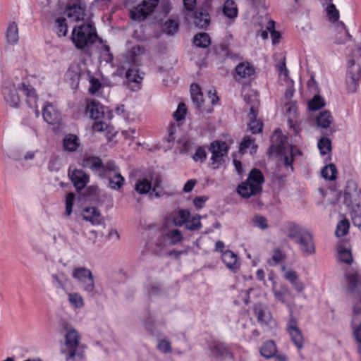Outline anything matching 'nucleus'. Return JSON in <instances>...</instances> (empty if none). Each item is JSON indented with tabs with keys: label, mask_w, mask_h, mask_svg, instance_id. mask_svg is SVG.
<instances>
[{
	"label": "nucleus",
	"mask_w": 361,
	"mask_h": 361,
	"mask_svg": "<svg viewBox=\"0 0 361 361\" xmlns=\"http://www.w3.org/2000/svg\"><path fill=\"white\" fill-rule=\"evenodd\" d=\"M18 90L23 92L26 96V102L30 108L37 107V95L36 90L30 85H27L24 80L20 82H4L2 85L1 94L11 107L17 108L20 103Z\"/></svg>",
	"instance_id": "nucleus-1"
},
{
	"label": "nucleus",
	"mask_w": 361,
	"mask_h": 361,
	"mask_svg": "<svg viewBox=\"0 0 361 361\" xmlns=\"http://www.w3.org/2000/svg\"><path fill=\"white\" fill-rule=\"evenodd\" d=\"M66 13L68 18H73L75 22L82 20L87 15L86 5L79 0L73 3H68L66 7Z\"/></svg>",
	"instance_id": "nucleus-11"
},
{
	"label": "nucleus",
	"mask_w": 361,
	"mask_h": 361,
	"mask_svg": "<svg viewBox=\"0 0 361 361\" xmlns=\"http://www.w3.org/2000/svg\"><path fill=\"white\" fill-rule=\"evenodd\" d=\"M274 28H275L274 21L270 20L269 22V25L267 27V29L271 32V37L272 39V43L274 44H276L279 42V39L281 37V35L279 31L275 30Z\"/></svg>",
	"instance_id": "nucleus-58"
},
{
	"label": "nucleus",
	"mask_w": 361,
	"mask_h": 361,
	"mask_svg": "<svg viewBox=\"0 0 361 361\" xmlns=\"http://www.w3.org/2000/svg\"><path fill=\"white\" fill-rule=\"evenodd\" d=\"M92 129L96 132H106V136L109 141H111L117 134L113 126L107 124L103 121H95L92 125Z\"/></svg>",
	"instance_id": "nucleus-22"
},
{
	"label": "nucleus",
	"mask_w": 361,
	"mask_h": 361,
	"mask_svg": "<svg viewBox=\"0 0 361 361\" xmlns=\"http://www.w3.org/2000/svg\"><path fill=\"white\" fill-rule=\"evenodd\" d=\"M125 178L120 173H116L113 177L109 178V183L107 186L114 190L119 191L123 186Z\"/></svg>",
	"instance_id": "nucleus-40"
},
{
	"label": "nucleus",
	"mask_w": 361,
	"mask_h": 361,
	"mask_svg": "<svg viewBox=\"0 0 361 361\" xmlns=\"http://www.w3.org/2000/svg\"><path fill=\"white\" fill-rule=\"evenodd\" d=\"M157 348L159 351L165 354L172 352L171 342L167 339H159Z\"/></svg>",
	"instance_id": "nucleus-57"
},
{
	"label": "nucleus",
	"mask_w": 361,
	"mask_h": 361,
	"mask_svg": "<svg viewBox=\"0 0 361 361\" xmlns=\"http://www.w3.org/2000/svg\"><path fill=\"white\" fill-rule=\"evenodd\" d=\"M212 0H204L200 2L197 8L193 11L194 24L200 29H206L211 21L210 12L212 11Z\"/></svg>",
	"instance_id": "nucleus-6"
},
{
	"label": "nucleus",
	"mask_w": 361,
	"mask_h": 361,
	"mask_svg": "<svg viewBox=\"0 0 361 361\" xmlns=\"http://www.w3.org/2000/svg\"><path fill=\"white\" fill-rule=\"evenodd\" d=\"M346 291L350 294H359L361 292V273L353 269L346 270Z\"/></svg>",
	"instance_id": "nucleus-9"
},
{
	"label": "nucleus",
	"mask_w": 361,
	"mask_h": 361,
	"mask_svg": "<svg viewBox=\"0 0 361 361\" xmlns=\"http://www.w3.org/2000/svg\"><path fill=\"white\" fill-rule=\"evenodd\" d=\"M265 178L261 170L252 169L245 181L242 182L237 188L238 193L243 198H250L262 192V184Z\"/></svg>",
	"instance_id": "nucleus-3"
},
{
	"label": "nucleus",
	"mask_w": 361,
	"mask_h": 361,
	"mask_svg": "<svg viewBox=\"0 0 361 361\" xmlns=\"http://www.w3.org/2000/svg\"><path fill=\"white\" fill-rule=\"evenodd\" d=\"M253 312L259 324H269L271 319V314L270 312L266 310V308L262 303H255L253 306Z\"/></svg>",
	"instance_id": "nucleus-21"
},
{
	"label": "nucleus",
	"mask_w": 361,
	"mask_h": 361,
	"mask_svg": "<svg viewBox=\"0 0 361 361\" xmlns=\"http://www.w3.org/2000/svg\"><path fill=\"white\" fill-rule=\"evenodd\" d=\"M42 116L44 120L49 125L56 124L60 119V114L51 104L48 103L43 107Z\"/></svg>",
	"instance_id": "nucleus-19"
},
{
	"label": "nucleus",
	"mask_w": 361,
	"mask_h": 361,
	"mask_svg": "<svg viewBox=\"0 0 361 361\" xmlns=\"http://www.w3.org/2000/svg\"><path fill=\"white\" fill-rule=\"evenodd\" d=\"M277 353V347L273 340L265 341L260 348V354L266 358L273 357Z\"/></svg>",
	"instance_id": "nucleus-29"
},
{
	"label": "nucleus",
	"mask_w": 361,
	"mask_h": 361,
	"mask_svg": "<svg viewBox=\"0 0 361 361\" xmlns=\"http://www.w3.org/2000/svg\"><path fill=\"white\" fill-rule=\"evenodd\" d=\"M191 97L192 102L196 105V107L200 109L202 107V104L204 102L203 94L201 92L199 86L196 84L191 85Z\"/></svg>",
	"instance_id": "nucleus-42"
},
{
	"label": "nucleus",
	"mask_w": 361,
	"mask_h": 361,
	"mask_svg": "<svg viewBox=\"0 0 361 361\" xmlns=\"http://www.w3.org/2000/svg\"><path fill=\"white\" fill-rule=\"evenodd\" d=\"M317 147L322 155L328 154L332 150L331 140L326 137H322L318 140Z\"/></svg>",
	"instance_id": "nucleus-44"
},
{
	"label": "nucleus",
	"mask_w": 361,
	"mask_h": 361,
	"mask_svg": "<svg viewBox=\"0 0 361 361\" xmlns=\"http://www.w3.org/2000/svg\"><path fill=\"white\" fill-rule=\"evenodd\" d=\"M147 4L146 1H142L139 5H137L135 8L130 11V18L133 20H137L139 22L144 21L149 16L147 12L145 7Z\"/></svg>",
	"instance_id": "nucleus-28"
},
{
	"label": "nucleus",
	"mask_w": 361,
	"mask_h": 361,
	"mask_svg": "<svg viewBox=\"0 0 361 361\" xmlns=\"http://www.w3.org/2000/svg\"><path fill=\"white\" fill-rule=\"evenodd\" d=\"M325 105L326 102L324 97L319 94H314L307 104L308 109L311 111H318Z\"/></svg>",
	"instance_id": "nucleus-39"
},
{
	"label": "nucleus",
	"mask_w": 361,
	"mask_h": 361,
	"mask_svg": "<svg viewBox=\"0 0 361 361\" xmlns=\"http://www.w3.org/2000/svg\"><path fill=\"white\" fill-rule=\"evenodd\" d=\"M326 14L329 20L332 23L338 22L339 20V11L336 8V6L330 3L326 8Z\"/></svg>",
	"instance_id": "nucleus-53"
},
{
	"label": "nucleus",
	"mask_w": 361,
	"mask_h": 361,
	"mask_svg": "<svg viewBox=\"0 0 361 361\" xmlns=\"http://www.w3.org/2000/svg\"><path fill=\"white\" fill-rule=\"evenodd\" d=\"M191 214L189 210L185 209H180L176 213L171 215V221L174 226H182L185 223L188 221Z\"/></svg>",
	"instance_id": "nucleus-25"
},
{
	"label": "nucleus",
	"mask_w": 361,
	"mask_h": 361,
	"mask_svg": "<svg viewBox=\"0 0 361 361\" xmlns=\"http://www.w3.org/2000/svg\"><path fill=\"white\" fill-rule=\"evenodd\" d=\"M71 324L66 319H60L58 324V331L61 334H66L71 330H74Z\"/></svg>",
	"instance_id": "nucleus-63"
},
{
	"label": "nucleus",
	"mask_w": 361,
	"mask_h": 361,
	"mask_svg": "<svg viewBox=\"0 0 361 361\" xmlns=\"http://www.w3.org/2000/svg\"><path fill=\"white\" fill-rule=\"evenodd\" d=\"M187 107L183 102H180L178 105V108L173 114V117L177 122H180L185 120L187 114Z\"/></svg>",
	"instance_id": "nucleus-50"
},
{
	"label": "nucleus",
	"mask_w": 361,
	"mask_h": 361,
	"mask_svg": "<svg viewBox=\"0 0 361 361\" xmlns=\"http://www.w3.org/2000/svg\"><path fill=\"white\" fill-rule=\"evenodd\" d=\"M68 301L75 308H80L84 306L83 298L78 293H69Z\"/></svg>",
	"instance_id": "nucleus-55"
},
{
	"label": "nucleus",
	"mask_w": 361,
	"mask_h": 361,
	"mask_svg": "<svg viewBox=\"0 0 361 361\" xmlns=\"http://www.w3.org/2000/svg\"><path fill=\"white\" fill-rule=\"evenodd\" d=\"M350 228L348 220L343 219L340 221L336 226L335 234L337 237H343L348 234Z\"/></svg>",
	"instance_id": "nucleus-48"
},
{
	"label": "nucleus",
	"mask_w": 361,
	"mask_h": 361,
	"mask_svg": "<svg viewBox=\"0 0 361 361\" xmlns=\"http://www.w3.org/2000/svg\"><path fill=\"white\" fill-rule=\"evenodd\" d=\"M229 46L230 44L227 42H223L218 46L214 47V50L216 54L222 55L224 56H229Z\"/></svg>",
	"instance_id": "nucleus-60"
},
{
	"label": "nucleus",
	"mask_w": 361,
	"mask_h": 361,
	"mask_svg": "<svg viewBox=\"0 0 361 361\" xmlns=\"http://www.w3.org/2000/svg\"><path fill=\"white\" fill-rule=\"evenodd\" d=\"M85 111L90 113V117L93 120L104 119L111 120L113 118L112 111L107 106H103L97 100H92L86 105Z\"/></svg>",
	"instance_id": "nucleus-7"
},
{
	"label": "nucleus",
	"mask_w": 361,
	"mask_h": 361,
	"mask_svg": "<svg viewBox=\"0 0 361 361\" xmlns=\"http://www.w3.org/2000/svg\"><path fill=\"white\" fill-rule=\"evenodd\" d=\"M294 243L298 245L300 251L303 255H312L315 253L313 235L309 231L300 238H298Z\"/></svg>",
	"instance_id": "nucleus-13"
},
{
	"label": "nucleus",
	"mask_w": 361,
	"mask_h": 361,
	"mask_svg": "<svg viewBox=\"0 0 361 361\" xmlns=\"http://www.w3.org/2000/svg\"><path fill=\"white\" fill-rule=\"evenodd\" d=\"M61 164L57 157H51L48 163V169L51 172H57L60 170Z\"/></svg>",
	"instance_id": "nucleus-61"
},
{
	"label": "nucleus",
	"mask_w": 361,
	"mask_h": 361,
	"mask_svg": "<svg viewBox=\"0 0 361 361\" xmlns=\"http://www.w3.org/2000/svg\"><path fill=\"white\" fill-rule=\"evenodd\" d=\"M235 73L242 78H247L255 73V67L249 62H241L235 68Z\"/></svg>",
	"instance_id": "nucleus-27"
},
{
	"label": "nucleus",
	"mask_w": 361,
	"mask_h": 361,
	"mask_svg": "<svg viewBox=\"0 0 361 361\" xmlns=\"http://www.w3.org/2000/svg\"><path fill=\"white\" fill-rule=\"evenodd\" d=\"M221 259L225 266L232 272L237 273L240 269V264L238 262V256L233 251L226 250L221 255Z\"/></svg>",
	"instance_id": "nucleus-17"
},
{
	"label": "nucleus",
	"mask_w": 361,
	"mask_h": 361,
	"mask_svg": "<svg viewBox=\"0 0 361 361\" xmlns=\"http://www.w3.org/2000/svg\"><path fill=\"white\" fill-rule=\"evenodd\" d=\"M166 237L170 240L171 245H176L183 239L181 231L178 228L169 230L166 233Z\"/></svg>",
	"instance_id": "nucleus-47"
},
{
	"label": "nucleus",
	"mask_w": 361,
	"mask_h": 361,
	"mask_svg": "<svg viewBox=\"0 0 361 361\" xmlns=\"http://www.w3.org/2000/svg\"><path fill=\"white\" fill-rule=\"evenodd\" d=\"M152 188V178L148 179L147 178H139L135 185V190L139 194L146 195L149 193Z\"/></svg>",
	"instance_id": "nucleus-30"
},
{
	"label": "nucleus",
	"mask_w": 361,
	"mask_h": 361,
	"mask_svg": "<svg viewBox=\"0 0 361 361\" xmlns=\"http://www.w3.org/2000/svg\"><path fill=\"white\" fill-rule=\"evenodd\" d=\"M126 78L128 83V86L130 83L133 82L135 83V86L137 89L140 88V83L143 78L139 75L138 70L129 68L126 73Z\"/></svg>",
	"instance_id": "nucleus-38"
},
{
	"label": "nucleus",
	"mask_w": 361,
	"mask_h": 361,
	"mask_svg": "<svg viewBox=\"0 0 361 361\" xmlns=\"http://www.w3.org/2000/svg\"><path fill=\"white\" fill-rule=\"evenodd\" d=\"M82 219L92 225H100L104 219L99 209L94 207H87L82 210Z\"/></svg>",
	"instance_id": "nucleus-16"
},
{
	"label": "nucleus",
	"mask_w": 361,
	"mask_h": 361,
	"mask_svg": "<svg viewBox=\"0 0 361 361\" xmlns=\"http://www.w3.org/2000/svg\"><path fill=\"white\" fill-rule=\"evenodd\" d=\"M161 28L163 32L167 35L173 36L179 30L180 25L178 20L169 18L162 25Z\"/></svg>",
	"instance_id": "nucleus-32"
},
{
	"label": "nucleus",
	"mask_w": 361,
	"mask_h": 361,
	"mask_svg": "<svg viewBox=\"0 0 361 361\" xmlns=\"http://www.w3.org/2000/svg\"><path fill=\"white\" fill-rule=\"evenodd\" d=\"M223 13L225 16L230 19H234L238 16V8L233 0H226L224 2Z\"/></svg>",
	"instance_id": "nucleus-36"
},
{
	"label": "nucleus",
	"mask_w": 361,
	"mask_h": 361,
	"mask_svg": "<svg viewBox=\"0 0 361 361\" xmlns=\"http://www.w3.org/2000/svg\"><path fill=\"white\" fill-rule=\"evenodd\" d=\"M338 259L341 262L347 264H351L353 262V256L350 250L342 247L338 251Z\"/></svg>",
	"instance_id": "nucleus-52"
},
{
	"label": "nucleus",
	"mask_w": 361,
	"mask_h": 361,
	"mask_svg": "<svg viewBox=\"0 0 361 361\" xmlns=\"http://www.w3.org/2000/svg\"><path fill=\"white\" fill-rule=\"evenodd\" d=\"M147 296L149 298L153 297H160L164 295L166 290L164 286L163 282L149 278L145 286Z\"/></svg>",
	"instance_id": "nucleus-15"
},
{
	"label": "nucleus",
	"mask_w": 361,
	"mask_h": 361,
	"mask_svg": "<svg viewBox=\"0 0 361 361\" xmlns=\"http://www.w3.org/2000/svg\"><path fill=\"white\" fill-rule=\"evenodd\" d=\"M80 164L83 168H88L95 171H100L104 168L102 159L95 156H85L81 159Z\"/></svg>",
	"instance_id": "nucleus-18"
},
{
	"label": "nucleus",
	"mask_w": 361,
	"mask_h": 361,
	"mask_svg": "<svg viewBox=\"0 0 361 361\" xmlns=\"http://www.w3.org/2000/svg\"><path fill=\"white\" fill-rule=\"evenodd\" d=\"M55 32L59 37H64L67 35L68 25L65 18L59 17L55 20Z\"/></svg>",
	"instance_id": "nucleus-43"
},
{
	"label": "nucleus",
	"mask_w": 361,
	"mask_h": 361,
	"mask_svg": "<svg viewBox=\"0 0 361 361\" xmlns=\"http://www.w3.org/2000/svg\"><path fill=\"white\" fill-rule=\"evenodd\" d=\"M249 129L252 133L257 134L262 131L263 123L260 121H251L248 124Z\"/></svg>",
	"instance_id": "nucleus-64"
},
{
	"label": "nucleus",
	"mask_w": 361,
	"mask_h": 361,
	"mask_svg": "<svg viewBox=\"0 0 361 361\" xmlns=\"http://www.w3.org/2000/svg\"><path fill=\"white\" fill-rule=\"evenodd\" d=\"M209 150L210 152H215L221 155L227 156L229 147L226 142L216 140L210 144Z\"/></svg>",
	"instance_id": "nucleus-34"
},
{
	"label": "nucleus",
	"mask_w": 361,
	"mask_h": 361,
	"mask_svg": "<svg viewBox=\"0 0 361 361\" xmlns=\"http://www.w3.org/2000/svg\"><path fill=\"white\" fill-rule=\"evenodd\" d=\"M287 228L288 232V238L293 240L294 242L298 238H300L304 235L305 232L308 231L305 228L293 221H290L288 224Z\"/></svg>",
	"instance_id": "nucleus-24"
},
{
	"label": "nucleus",
	"mask_w": 361,
	"mask_h": 361,
	"mask_svg": "<svg viewBox=\"0 0 361 361\" xmlns=\"http://www.w3.org/2000/svg\"><path fill=\"white\" fill-rule=\"evenodd\" d=\"M285 138L281 137L280 141L278 144L274 145L272 144L268 149L267 154L269 156H272L274 154L283 157V164L286 168L290 167L291 171H293L294 168L293 166V158L291 157H288L286 154V147L284 145ZM291 156H293V151L291 150Z\"/></svg>",
	"instance_id": "nucleus-10"
},
{
	"label": "nucleus",
	"mask_w": 361,
	"mask_h": 361,
	"mask_svg": "<svg viewBox=\"0 0 361 361\" xmlns=\"http://www.w3.org/2000/svg\"><path fill=\"white\" fill-rule=\"evenodd\" d=\"M78 194L79 201H90L94 202H102L107 198L108 195L105 192L101 191L97 185L85 187Z\"/></svg>",
	"instance_id": "nucleus-8"
},
{
	"label": "nucleus",
	"mask_w": 361,
	"mask_h": 361,
	"mask_svg": "<svg viewBox=\"0 0 361 361\" xmlns=\"http://www.w3.org/2000/svg\"><path fill=\"white\" fill-rule=\"evenodd\" d=\"M333 122V117L329 110H324L319 113L316 118V123L318 126L326 129Z\"/></svg>",
	"instance_id": "nucleus-33"
},
{
	"label": "nucleus",
	"mask_w": 361,
	"mask_h": 361,
	"mask_svg": "<svg viewBox=\"0 0 361 361\" xmlns=\"http://www.w3.org/2000/svg\"><path fill=\"white\" fill-rule=\"evenodd\" d=\"M345 80L348 92L350 93L355 92L359 86V77L357 74L348 71Z\"/></svg>",
	"instance_id": "nucleus-37"
},
{
	"label": "nucleus",
	"mask_w": 361,
	"mask_h": 361,
	"mask_svg": "<svg viewBox=\"0 0 361 361\" xmlns=\"http://www.w3.org/2000/svg\"><path fill=\"white\" fill-rule=\"evenodd\" d=\"M80 284L82 286V290L87 293L89 296L92 297L97 293L94 276L92 277V280L80 282Z\"/></svg>",
	"instance_id": "nucleus-51"
},
{
	"label": "nucleus",
	"mask_w": 361,
	"mask_h": 361,
	"mask_svg": "<svg viewBox=\"0 0 361 361\" xmlns=\"http://www.w3.org/2000/svg\"><path fill=\"white\" fill-rule=\"evenodd\" d=\"M53 283L56 288L64 289L68 282V279L63 272L52 274Z\"/></svg>",
	"instance_id": "nucleus-45"
},
{
	"label": "nucleus",
	"mask_w": 361,
	"mask_h": 361,
	"mask_svg": "<svg viewBox=\"0 0 361 361\" xmlns=\"http://www.w3.org/2000/svg\"><path fill=\"white\" fill-rule=\"evenodd\" d=\"M92 276H94L91 270L84 267H75L72 271V277L79 283L92 280Z\"/></svg>",
	"instance_id": "nucleus-23"
},
{
	"label": "nucleus",
	"mask_w": 361,
	"mask_h": 361,
	"mask_svg": "<svg viewBox=\"0 0 361 361\" xmlns=\"http://www.w3.org/2000/svg\"><path fill=\"white\" fill-rule=\"evenodd\" d=\"M253 222L255 226L261 229H266L268 228L267 219L262 215L256 214L254 216Z\"/></svg>",
	"instance_id": "nucleus-62"
},
{
	"label": "nucleus",
	"mask_w": 361,
	"mask_h": 361,
	"mask_svg": "<svg viewBox=\"0 0 361 361\" xmlns=\"http://www.w3.org/2000/svg\"><path fill=\"white\" fill-rule=\"evenodd\" d=\"M208 356L212 361H226L233 359L231 350L226 343L213 340L207 343Z\"/></svg>",
	"instance_id": "nucleus-5"
},
{
	"label": "nucleus",
	"mask_w": 361,
	"mask_h": 361,
	"mask_svg": "<svg viewBox=\"0 0 361 361\" xmlns=\"http://www.w3.org/2000/svg\"><path fill=\"white\" fill-rule=\"evenodd\" d=\"M322 176L328 180H335L337 178V169L335 164H329L323 167L321 171Z\"/></svg>",
	"instance_id": "nucleus-41"
},
{
	"label": "nucleus",
	"mask_w": 361,
	"mask_h": 361,
	"mask_svg": "<svg viewBox=\"0 0 361 361\" xmlns=\"http://www.w3.org/2000/svg\"><path fill=\"white\" fill-rule=\"evenodd\" d=\"M75 199V195L73 192H68L66 197V214L70 216L73 212V207Z\"/></svg>",
	"instance_id": "nucleus-59"
},
{
	"label": "nucleus",
	"mask_w": 361,
	"mask_h": 361,
	"mask_svg": "<svg viewBox=\"0 0 361 361\" xmlns=\"http://www.w3.org/2000/svg\"><path fill=\"white\" fill-rule=\"evenodd\" d=\"M207 157V152L204 146H198L195 153L192 156V158L195 162L200 161V163H204Z\"/></svg>",
	"instance_id": "nucleus-54"
},
{
	"label": "nucleus",
	"mask_w": 361,
	"mask_h": 361,
	"mask_svg": "<svg viewBox=\"0 0 361 361\" xmlns=\"http://www.w3.org/2000/svg\"><path fill=\"white\" fill-rule=\"evenodd\" d=\"M65 346L67 351L66 359L82 360L85 353L82 349L83 345L80 344V336L77 330H71L65 334Z\"/></svg>",
	"instance_id": "nucleus-4"
},
{
	"label": "nucleus",
	"mask_w": 361,
	"mask_h": 361,
	"mask_svg": "<svg viewBox=\"0 0 361 361\" xmlns=\"http://www.w3.org/2000/svg\"><path fill=\"white\" fill-rule=\"evenodd\" d=\"M287 330L290 334L292 342L298 350L303 348V336L298 326L296 319L291 317L287 324Z\"/></svg>",
	"instance_id": "nucleus-14"
},
{
	"label": "nucleus",
	"mask_w": 361,
	"mask_h": 361,
	"mask_svg": "<svg viewBox=\"0 0 361 361\" xmlns=\"http://www.w3.org/2000/svg\"><path fill=\"white\" fill-rule=\"evenodd\" d=\"M192 42L197 47L206 49L211 44V38L207 32H200L194 36Z\"/></svg>",
	"instance_id": "nucleus-35"
},
{
	"label": "nucleus",
	"mask_w": 361,
	"mask_h": 361,
	"mask_svg": "<svg viewBox=\"0 0 361 361\" xmlns=\"http://www.w3.org/2000/svg\"><path fill=\"white\" fill-rule=\"evenodd\" d=\"M211 166L214 170L218 169L224 163V155L219 154L215 152H211Z\"/></svg>",
	"instance_id": "nucleus-56"
},
{
	"label": "nucleus",
	"mask_w": 361,
	"mask_h": 361,
	"mask_svg": "<svg viewBox=\"0 0 361 361\" xmlns=\"http://www.w3.org/2000/svg\"><path fill=\"white\" fill-rule=\"evenodd\" d=\"M87 73L90 78V87L88 91L91 94H95L102 87V84L98 78L91 75L90 71H88Z\"/></svg>",
	"instance_id": "nucleus-46"
},
{
	"label": "nucleus",
	"mask_w": 361,
	"mask_h": 361,
	"mask_svg": "<svg viewBox=\"0 0 361 361\" xmlns=\"http://www.w3.org/2000/svg\"><path fill=\"white\" fill-rule=\"evenodd\" d=\"M71 39L76 49L80 50L82 54L87 56H92L91 47L95 42L97 39L100 42H102V39L99 37L96 27L92 21L75 26L72 30Z\"/></svg>",
	"instance_id": "nucleus-2"
},
{
	"label": "nucleus",
	"mask_w": 361,
	"mask_h": 361,
	"mask_svg": "<svg viewBox=\"0 0 361 361\" xmlns=\"http://www.w3.org/2000/svg\"><path fill=\"white\" fill-rule=\"evenodd\" d=\"M146 311L147 317L143 321L144 327L151 336L159 338L162 335L161 331L157 326L156 321L152 319L149 310Z\"/></svg>",
	"instance_id": "nucleus-20"
},
{
	"label": "nucleus",
	"mask_w": 361,
	"mask_h": 361,
	"mask_svg": "<svg viewBox=\"0 0 361 361\" xmlns=\"http://www.w3.org/2000/svg\"><path fill=\"white\" fill-rule=\"evenodd\" d=\"M80 147L79 138L74 134H68L63 140V147L68 152H75Z\"/></svg>",
	"instance_id": "nucleus-26"
},
{
	"label": "nucleus",
	"mask_w": 361,
	"mask_h": 361,
	"mask_svg": "<svg viewBox=\"0 0 361 361\" xmlns=\"http://www.w3.org/2000/svg\"><path fill=\"white\" fill-rule=\"evenodd\" d=\"M68 176L73 183L77 192H80L86 187L90 181V176L80 169H68Z\"/></svg>",
	"instance_id": "nucleus-12"
},
{
	"label": "nucleus",
	"mask_w": 361,
	"mask_h": 361,
	"mask_svg": "<svg viewBox=\"0 0 361 361\" xmlns=\"http://www.w3.org/2000/svg\"><path fill=\"white\" fill-rule=\"evenodd\" d=\"M67 75L71 80L77 82L78 85L81 75L80 66L79 64L71 65L68 70Z\"/></svg>",
	"instance_id": "nucleus-49"
},
{
	"label": "nucleus",
	"mask_w": 361,
	"mask_h": 361,
	"mask_svg": "<svg viewBox=\"0 0 361 361\" xmlns=\"http://www.w3.org/2000/svg\"><path fill=\"white\" fill-rule=\"evenodd\" d=\"M6 39L8 43L15 44L18 42V28L16 22L9 24L6 32Z\"/></svg>",
	"instance_id": "nucleus-31"
}]
</instances>
